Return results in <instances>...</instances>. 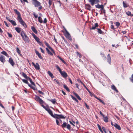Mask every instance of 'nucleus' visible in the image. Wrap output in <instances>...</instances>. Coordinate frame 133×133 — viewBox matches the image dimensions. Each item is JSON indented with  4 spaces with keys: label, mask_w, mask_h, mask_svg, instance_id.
<instances>
[{
    "label": "nucleus",
    "mask_w": 133,
    "mask_h": 133,
    "mask_svg": "<svg viewBox=\"0 0 133 133\" xmlns=\"http://www.w3.org/2000/svg\"><path fill=\"white\" fill-rule=\"evenodd\" d=\"M28 85L29 87H30L31 89L33 90H37V89L36 88V86H33L30 84H28Z\"/></svg>",
    "instance_id": "18"
},
{
    "label": "nucleus",
    "mask_w": 133,
    "mask_h": 133,
    "mask_svg": "<svg viewBox=\"0 0 133 133\" xmlns=\"http://www.w3.org/2000/svg\"><path fill=\"white\" fill-rule=\"evenodd\" d=\"M4 22L5 24V25L6 26H7L8 27H9V25L7 24V23H6V22L5 21H4Z\"/></svg>",
    "instance_id": "56"
},
{
    "label": "nucleus",
    "mask_w": 133,
    "mask_h": 133,
    "mask_svg": "<svg viewBox=\"0 0 133 133\" xmlns=\"http://www.w3.org/2000/svg\"><path fill=\"white\" fill-rule=\"evenodd\" d=\"M31 28L32 31H33L35 34H37V31L34 26H31Z\"/></svg>",
    "instance_id": "20"
},
{
    "label": "nucleus",
    "mask_w": 133,
    "mask_h": 133,
    "mask_svg": "<svg viewBox=\"0 0 133 133\" xmlns=\"http://www.w3.org/2000/svg\"><path fill=\"white\" fill-rule=\"evenodd\" d=\"M15 30L18 33H19L21 31V28H20L16 27L15 28Z\"/></svg>",
    "instance_id": "26"
},
{
    "label": "nucleus",
    "mask_w": 133,
    "mask_h": 133,
    "mask_svg": "<svg viewBox=\"0 0 133 133\" xmlns=\"http://www.w3.org/2000/svg\"><path fill=\"white\" fill-rule=\"evenodd\" d=\"M46 49L48 55L52 56L53 55V54L47 48H46Z\"/></svg>",
    "instance_id": "22"
},
{
    "label": "nucleus",
    "mask_w": 133,
    "mask_h": 133,
    "mask_svg": "<svg viewBox=\"0 0 133 133\" xmlns=\"http://www.w3.org/2000/svg\"><path fill=\"white\" fill-rule=\"evenodd\" d=\"M44 43L45 45L47 46L49 49L50 50L52 48L48 44V43L46 42V41H45L44 42Z\"/></svg>",
    "instance_id": "32"
},
{
    "label": "nucleus",
    "mask_w": 133,
    "mask_h": 133,
    "mask_svg": "<svg viewBox=\"0 0 133 133\" xmlns=\"http://www.w3.org/2000/svg\"><path fill=\"white\" fill-rule=\"evenodd\" d=\"M97 127L98 128L99 130H100L101 129V126H100V125L99 124H97Z\"/></svg>",
    "instance_id": "64"
},
{
    "label": "nucleus",
    "mask_w": 133,
    "mask_h": 133,
    "mask_svg": "<svg viewBox=\"0 0 133 133\" xmlns=\"http://www.w3.org/2000/svg\"><path fill=\"white\" fill-rule=\"evenodd\" d=\"M50 50L52 52V53L54 54L55 55H56V53L54 51V50L52 49V48H51Z\"/></svg>",
    "instance_id": "53"
},
{
    "label": "nucleus",
    "mask_w": 133,
    "mask_h": 133,
    "mask_svg": "<svg viewBox=\"0 0 133 133\" xmlns=\"http://www.w3.org/2000/svg\"><path fill=\"white\" fill-rule=\"evenodd\" d=\"M128 16H130L131 15V12L128 11L125 13Z\"/></svg>",
    "instance_id": "44"
},
{
    "label": "nucleus",
    "mask_w": 133,
    "mask_h": 133,
    "mask_svg": "<svg viewBox=\"0 0 133 133\" xmlns=\"http://www.w3.org/2000/svg\"><path fill=\"white\" fill-rule=\"evenodd\" d=\"M40 49L41 50L42 52L44 54L45 53L44 51L42 48H40Z\"/></svg>",
    "instance_id": "60"
},
{
    "label": "nucleus",
    "mask_w": 133,
    "mask_h": 133,
    "mask_svg": "<svg viewBox=\"0 0 133 133\" xmlns=\"http://www.w3.org/2000/svg\"><path fill=\"white\" fill-rule=\"evenodd\" d=\"M32 3L35 7H38L41 5V3L37 0H32Z\"/></svg>",
    "instance_id": "6"
},
{
    "label": "nucleus",
    "mask_w": 133,
    "mask_h": 133,
    "mask_svg": "<svg viewBox=\"0 0 133 133\" xmlns=\"http://www.w3.org/2000/svg\"><path fill=\"white\" fill-rule=\"evenodd\" d=\"M44 43L45 45L47 46L49 49L50 50L52 48L48 44V43L46 42V41H45L44 42Z\"/></svg>",
    "instance_id": "31"
},
{
    "label": "nucleus",
    "mask_w": 133,
    "mask_h": 133,
    "mask_svg": "<svg viewBox=\"0 0 133 133\" xmlns=\"http://www.w3.org/2000/svg\"><path fill=\"white\" fill-rule=\"evenodd\" d=\"M35 51L36 55L38 56L39 58L40 59H42L43 57L41 56V54L36 50H35Z\"/></svg>",
    "instance_id": "14"
},
{
    "label": "nucleus",
    "mask_w": 133,
    "mask_h": 133,
    "mask_svg": "<svg viewBox=\"0 0 133 133\" xmlns=\"http://www.w3.org/2000/svg\"><path fill=\"white\" fill-rule=\"evenodd\" d=\"M56 68L58 71L61 75L64 78H66L68 76V75L67 73L65 71H62L61 69L58 66L56 65L55 66Z\"/></svg>",
    "instance_id": "4"
},
{
    "label": "nucleus",
    "mask_w": 133,
    "mask_h": 133,
    "mask_svg": "<svg viewBox=\"0 0 133 133\" xmlns=\"http://www.w3.org/2000/svg\"><path fill=\"white\" fill-rule=\"evenodd\" d=\"M20 35L22 39L25 42L27 43L29 42V39L23 31H22L21 32Z\"/></svg>",
    "instance_id": "3"
},
{
    "label": "nucleus",
    "mask_w": 133,
    "mask_h": 133,
    "mask_svg": "<svg viewBox=\"0 0 133 133\" xmlns=\"http://www.w3.org/2000/svg\"><path fill=\"white\" fill-rule=\"evenodd\" d=\"M1 53L6 56H8V55L7 52L4 51H3L1 52Z\"/></svg>",
    "instance_id": "41"
},
{
    "label": "nucleus",
    "mask_w": 133,
    "mask_h": 133,
    "mask_svg": "<svg viewBox=\"0 0 133 133\" xmlns=\"http://www.w3.org/2000/svg\"><path fill=\"white\" fill-rule=\"evenodd\" d=\"M21 80L23 82L27 84L28 85V84H29L26 80L24 79H22Z\"/></svg>",
    "instance_id": "39"
},
{
    "label": "nucleus",
    "mask_w": 133,
    "mask_h": 133,
    "mask_svg": "<svg viewBox=\"0 0 133 133\" xmlns=\"http://www.w3.org/2000/svg\"><path fill=\"white\" fill-rule=\"evenodd\" d=\"M7 34H8V36L9 37L11 38L12 37V35L9 32H8Z\"/></svg>",
    "instance_id": "50"
},
{
    "label": "nucleus",
    "mask_w": 133,
    "mask_h": 133,
    "mask_svg": "<svg viewBox=\"0 0 133 133\" xmlns=\"http://www.w3.org/2000/svg\"><path fill=\"white\" fill-rule=\"evenodd\" d=\"M32 64L36 69L37 70H39V65L38 63H36V64H35L34 62H32Z\"/></svg>",
    "instance_id": "9"
},
{
    "label": "nucleus",
    "mask_w": 133,
    "mask_h": 133,
    "mask_svg": "<svg viewBox=\"0 0 133 133\" xmlns=\"http://www.w3.org/2000/svg\"><path fill=\"white\" fill-rule=\"evenodd\" d=\"M56 123L58 125H59L60 124H59V121L58 120V119H56Z\"/></svg>",
    "instance_id": "51"
},
{
    "label": "nucleus",
    "mask_w": 133,
    "mask_h": 133,
    "mask_svg": "<svg viewBox=\"0 0 133 133\" xmlns=\"http://www.w3.org/2000/svg\"><path fill=\"white\" fill-rule=\"evenodd\" d=\"M94 97L95 98L98 100L100 102L102 103L103 104L105 105V103L101 99L98 98L95 95H94Z\"/></svg>",
    "instance_id": "21"
},
{
    "label": "nucleus",
    "mask_w": 133,
    "mask_h": 133,
    "mask_svg": "<svg viewBox=\"0 0 133 133\" xmlns=\"http://www.w3.org/2000/svg\"><path fill=\"white\" fill-rule=\"evenodd\" d=\"M47 111L49 113V114L51 116L52 115L53 113L52 111L50 109V108L49 109L47 110Z\"/></svg>",
    "instance_id": "30"
},
{
    "label": "nucleus",
    "mask_w": 133,
    "mask_h": 133,
    "mask_svg": "<svg viewBox=\"0 0 133 133\" xmlns=\"http://www.w3.org/2000/svg\"><path fill=\"white\" fill-rule=\"evenodd\" d=\"M76 53L77 55L79 56V58H81L82 57L81 55L78 52H76Z\"/></svg>",
    "instance_id": "55"
},
{
    "label": "nucleus",
    "mask_w": 133,
    "mask_h": 133,
    "mask_svg": "<svg viewBox=\"0 0 133 133\" xmlns=\"http://www.w3.org/2000/svg\"><path fill=\"white\" fill-rule=\"evenodd\" d=\"M38 91L39 92V93L40 94L42 95H43L44 94V93L41 91L38 90Z\"/></svg>",
    "instance_id": "63"
},
{
    "label": "nucleus",
    "mask_w": 133,
    "mask_h": 133,
    "mask_svg": "<svg viewBox=\"0 0 133 133\" xmlns=\"http://www.w3.org/2000/svg\"><path fill=\"white\" fill-rule=\"evenodd\" d=\"M114 126L116 128L119 130H120L121 129V128L120 126L118 125L117 123H115L114 125Z\"/></svg>",
    "instance_id": "16"
},
{
    "label": "nucleus",
    "mask_w": 133,
    "mask_h": 133,
    "mask_svg": "<svg viewBox=\"0 0 133 133\" xmlns=\"http://www.w3.org/2000/svg\"><path fill=\"white\" fill-rule=\"evenodd\" d=\"M53 104H55L56 103L55 99H53L49 100Z\"/></svg>",
    "instance_id": "40"
},
{
    "label": "nucleus",
    "mask_w": 133,
    "mask_h": 133,
    "mask_svg": "<svg viewBox=\"0 0 133 133\" xmlns=\"http://www.w3.org/2000/svg\"><path fill=\"white\" fill-rule=\"evenodd\" d=\"M5 18L8 21L10 22L11 23L12 25H13L14 26H16L17 25L15 21L13 20H10L9 17H6Z\"/></svg>",
    "instance_id": "8"
},
{
    "label": "nucleus",
    "mask_w": 133,
    "mask_h": 133,
    "mask_svg": "<svg viewBox=\"0 0 133 133\" xmlns=\"http://www.w3.org/2000/svg\"><path fill=\"white\" fill-rule=\"evenodd\" d=\"M130 81L132 83H133V74H132L131 76V78H130Z\"/></svg>",
    "instance_id": "52"
},
{
    "label": "nucleus",
    "mask_w": 133,
    "mask_h": 133,
    "mask_svg": "<svg viewBox=\"0 0 133 133\" xmlns=\"http://www.w3.org/2000/svg\"><path fill=\"white\" fill-rule=\"evenodd\" d=\"M114 24L116 25L117 27H118L119 26L120 23L119 22H115Z\"/></svg>",
    "instance_id": "42"
},
{
    "label": "nucleus",
    "mask_w": 133,
    "mask_h": 133,
    "mask_svg": "<svg viewBox=\"0 0 133 133\" xmlns=\"http://www.w3.org/2000/svg\"><path fill=\"white\" fill-rule=\"evenodd\" d=\"M74 94L79 100L80 101L81 100V98L76 93L74 92Z\"/></svg>",
    "instance_id": "28"
},
{
    "label": "nucleus",
    "mask_w": 133,
    "mask_h": 133,
    "mask_svg": "<svg viewBox=\"0 0 133 133\" xmlns=\"http://www.w3.org/2000/svg\"><path fill=\"white\" fill-rule=\"evenodd\" d=\"M69 122L70 124H71L72 125L74 126H75V125L74 124L75 123V122L74 121H72V122L70 121Z\"/></svg>",
    "instance_id": "48"
},
{
    "label": "nucleus",
    "mask_w": 133,
    "mask_h": 133,
    "mask_svg": "<svg viewBox=\"0 0 133 133\" xmlns=\"http://www.w3.org/2000/svg\"><path fill=\"white\" fill-rule=\"evenodd\" d=\"M22 75L25 78H26L27 76L26 74L23 72L22 73Z\"/></svg>",
    "instance_id": "47"
},
{
    "label": "nucleus",
    "mask_w": 133,
    "mask_h": 133,
    "mask_svg": "<svg viewBox=\"0 0 133 133\" xmlns=\"http://www.w3.org/2000/svg\"><path fill=\"white\" fill-rule=\"evenodd\" d=\"M25 111L22 110L21 108L19 109L18 111V114H19V115H23Z\"/></svg>",
    "instance_id": "15"
},
{
    "label": "nucleus",
    "mask_w": 133,
    "mask_h": 133,
    "mask_svg": "<svg viewBox=\"0 0 133 133\" xmlns=\"http://www.w3.org/2000/svg\"><path fill=\"white\" fill-rule=\"evenodd\" d=\"M102 129L103 130V131L104 132H105V133H106V130H105V127H102Z\"/></svg>",
    "instance_id": "62"
},
{
    "label": "nucleus",
    "mask_w": 133,
    "mask_h": 133,
    "mask_svg": "<svg viewBox=\"0 0 133 133\" xmlns=\"http://www.w3.org/2000/svg\"><path fill=\"white\" fill-rule=\"evenodd\" d=\"M14 11L17 15V19L18 21L25 28H27V25L25 22L22 19L20 12L16 9H14Z\"/></svg>",
    "instance_id": "1"
},
{
    "label": "nucleus",
    "mask_w": 133,
    "mask_h": 133,
    "mask_svg": "<svg viewBox=\"0 0 133 133\" xmlns=\"http://www.w3.org/2000/svg\"><path fill=\"white\" fill-rule=\"evenodd\" d=\"M100 54L102 56V57H104V60L106 59V57L105 56V55L103 53L101 52L100 53Z\"/></svg>",
    "instance_id": "46"
},
{
    "label": "nucleus",
    "mask_w": 133,
    "mask_h": 133,
    "mask_svg": "<svg viewBox=\"0 0 133 133\" xmlns=\"http://www.w3.org/2000/svg\"><path fill=\"white\" fill-rule=\"evenodd\" d=\"M64 88L68 92L70 91V90L68 88L67 86L65 85L64 84L63 85Z\"/></svg>",
    "instance_id": "33"
},
{
    "label": "nucleus",
    "mask_w": 133,
    "mask_h": 133,
    "mask_svg": "<svg viewBox=\"0 0 133 133\" xmlns=\"http://www.w3.org/2000/svg\"><path fill=\"white\" fill-rule=\"evenodd\" d=\"M64 30L65 31V32L64 33L65 36L69 40L71 41L72 39L70 34L65 28H64Z\"/></svg>",
    "instance_id": "5"
},
{
    "label": "nucleus",
    "mask_w": 133,
    "mask_h": 133,
    "mask_svg": "<svg viewBox=\"0 0 133 133\" xmlns=\"http://www.w3.org/2000/svg\"><path fill=\"white\" fill-rule=\"evenodd\" d=\"M123 5L124 8H127L129 6V5L126 2L123 1Z\"/></svg>",
    "instance_id": "17"
},
{
    "label": "nucleus",
    "mask_w": 133,
    "mask_h": 133,
    "mask_svg": "<svg viewBox=\"0 0 133 133\" xmlns=\"http://www.w3.org/2000/svg\"><path fill=\"white\" fill-rule=\"evenodd\" d=\"M58 114H54V115L53 114L51 116L56 119H57L58 118Z\"/></svg>",
    "instance_id": "37"
},
{
    "label": "nucleus",
    "mask_w": 133,
    "mask_h": 133,
    "mask_svg": "<svg viewBox=\"0 0 133 133\" xmlns=\"http://www.w3.org/2000/svg\"><path fill=\"white\" fill-rule=\"evenodd\" d=\"M98 25L97 23H96L95 24V26H93L92 27L90 28L91 30H94L96 29V28L98 27Z\"/></svg>",
    "instance_id": "23"
},
{
    "label": "nucleus",
    "mask_w": 133,
    "mask_h": 133,
    "mask_svg": "<svg viewBox=\"0 0 133 133\" xmlns=\"http://www.w3.org/2000/svg\"><path fill=\"white\" fill-rule=\"evenodd\" d=\"M54 81L56 82L58 84H59V82L58 80L55 79L54 80Z\"/></svg>",
    "instance_id": "59"
},
{
    "label": "nucleus",
    "mask_w": 133,
    "mask_h": 133,
    "mask_svg": "<svg viewBox=\"0 0 133 133\" xmlns=\"http://www.w3.org/2000/svg\"><path fill=\"white\" fill-rule=\"evenodd\" d=\"M69 130H70L71 129V126L69 124H68V125H67L66 127Z\"/></svg>",
    "instance_id": "45"
},
{
    "label": "nucleus",
    "mask_w": 133,
    "mask_h": 133,
    "mask_svg": "<svg viewBox=\"0 0 133 133\" xmlns=\"http://www.w3.org/2000/svg\"><path fill=\"white\" fill-rule=\"evenodd\" d=\"M9 62L10 63L12 66H14L15 63L14 62L13 60L10 57L9 60Z\"/></svg>",
    "instance_id": "13"
},
{
    "label": "nucleus",
    "mask_w": 133,
    "mask_h": 133,
    "mask_svg": "<svg viewBox=\"0 0 133 133\" xmlns=\"http://www.w3.org/2000/svg\"><path fill=\"white\" fill-rule=\"evenodd\" d=\"M35 99L36 101L38 102L41 104H43L44 103V101L39 96H35Z\"/></svg>",
    "instance_id": "7"
},
{
    "label": "nucleus",
    "mask_w": 133,
    "mask_h": 133,
    "mask_svg": "<svg viewBox=\"0 0 133 133\" xmlns=\"http://www.w3.org/2000/svg\"><path fill=\"white\" fill-rule=\"evenodd\" d=\"M33 15L36 18H37L38 16V15H36L35 12H34L33 13Z\"/></svg>",
    "instance_id": "57"
},
{
    "label": "nucleus",
    "mask_w": 133,
    "mask_h": 133,
    "mask_svg": "<svg viewBox=\"0 0 133 133\" xmlns=\"http://www.w3.org/2000/svg\"><path fill=\"white\" fill-rule=\"evenodd\" d=\"M48 74H49V76L52 78H53L54 77V76L52 73L50 71H48Z\"/></svg>",
    "instance_id": "24"
},
{
    "label": "nucleus",
    "mask_w": 133,
    "mask_h": 133,
    "mask_svg": "<svg viewBox=\"0 0 133 133\" xmlns=\"http://www.w3.org/2000/svg\"><path fill=\"white\" fill-rule=\"evenodd\" d=\"M58 118L57 119H59L60 118L65 119V117L61 115H58Z\"/></svg>",
    "instance_id": "27"
},
{
    "label": "nucleus",
    "mask_w": 133,
    "mask_h": 133,
    "mask_svg": "<svg viewBox=\"0 0 133 133\" xmlns=\"http://www.w3.org/2000/svg\"><path fill=\"white\" fill-rule=\"evenodd\" d=\"M111 88L112 89L115 91L116 92H118L117 90L116 89L114 85H112L111 86Z\"/></svg>",
    "instance_id": "25"
},
{
    "label": "nucleus",
    "mask_w": 133,
    "mask_h": 133,
    "mask_svg": "<svg viewBox=\"0 0 133 133\" xmlns=\"http://www.w3.org/2000/svg\"><path fill=\"white\" fill-rule=\"evenodd\" d=\"M0 61L3 63L5 62V57L3 55H0Z\"/></svg>",
    "instance_id": "10"
},
{
    "label": "nucleus",
    "mask_w": 133,
    "mask_h": 133,
    "mask_svg": "<svg viewBox=\"0 0 133 133\" xmlns=\"http://www.w3.org/2000/svg\"><path fill=\"white\" fill-rule=\"evenodd\" d=\"M57 57L61 60L62 62H63L64 60L59 56H58Z\"/></svg>",
    "instance_id": "61"
},
{
    "label": "nucleus",
    "mask_w": 133,
    "mask_h": 133,
    "mask_svg": "<svg viewBox=\"0 0 133 133\" xmlns=\"http://www.w3.org/2000/svg\"><path fill=\"white\" fill-rule=\"evenodd\" d=\"M67 125V123L65 122H64L62 125L61 126L63 128H66Z\"/></svg>",
    "instance_id": "35"
},
{
    "label": "nucleus",
    "mask_w": 133,
    "mask_h": 133,
    "mask_svg": "<svg viewBox=\"0 0 133 133\" xmlns=\"http://www.w3.org/2000/svg\"><path fill=\"white\" fill-rule=\"evenodd\" d=\"M84 103L87 109H90V108L89 106L85 102H84Z\"/></svg>",
    "instance_id": "54"
},
{
    "label": "nucleus",
    "mask_w": 133,
    "mask_h": 133,
    "mask_svg": "<svg viewBox=\"0 0 133 133\" xmlns=\"http://www.w3.org/2000/svg\"><path fill=\"white\" fill-rule=\"evenodd\" d=\"M38 22L41 23H43V21L42 19L41 18V17L39 16L38 17Z\"/></svg>",
    "instance_id": "34"
},
{
    "label": "nucleus",
    "mask_w": 133,
    "mask_h": 133,
    "mask_svg": "<svg viewBox=\"0 0 133 133\" xmlns=\"http://www.w3.org/2000/svg\"><path fill=\"white\" fill-rule=\"evenodd\" d=\"M52 0H49V7L52 4Z\"/></svg>",
    "instance_id": "49"
},
{
    "label": "nucleus",
    "mask_w": 133,
    "mask_h": 133,
    "mask_svg": "<svg viewBox=\"0 0 133 133\" xmlns=\"http://www.w3.org/2000/svg\"><path fill=\"white\" fill-rule=\"evenodd\" d=\"M31 35H32L35 40L38 43L40 41L39 38L37 37L34 33H32L31 34Z\"/></svg>",
    "instance_id": "11"
},
{
    "label": "nucleus",
    "mask_w": 133,
    "mask_h": 133,
    "mask_svg": "<svg viewBox=\"0 0 133 133\" xmlns=\"http://www.w3.org/2000/svg\"><path fill=\"white\" fill-rule=\"evenodd\" d=\"M104 118V121L105 122H108V118L107 116L105 117L104 116V117H103Z\"/></svg>",
    "instance_id": "29"
},
{
    "label": "nucleus",
    "mask_w": 133,
    "mask_h": 133,
    "mask_svg": "<svg viewBox=\"0 0 133 133\" xmlns=\"http://www.w3.org/2000/svg\"><path fill=\"white\" fill-rule=\"evenodd\" d=\"M88 1L92 6H93L94 4L96 3L98 4L95 6L98 9H101L100 10L102 12V10L104 8V6L102 5H100L98 4L99 2V0H88Z\"/></svg>",
    "instance_id": "2"
},
{
    "label": "nucleus",
    "mask_w": 133,
    "mask_h": 133,
    "mask_svg": "<svg viewBox=\"0 0 133 133\" xmlns=\"http://www.w3.org/2000/svg\"><path fill=\"white\" fill-rule=\"evenodd\" d=\"M16 52L18 54L20 55H22V54H20L21 51L19 50V49L18 47H17L16 48Z\"/></svg>",
    "instance_id": "38"
},
{
    "label": "nucleus",
    "mask_w": 133,
    "mask_h": 133,
    "mask_svg": "<svg viewBox=\"0 0 133 133\" xmlns=\"http://www.w3.org/2000/svg\"><path fill=\"white\" fill-rule=\"evenodd\" d=\"M85 8L86 9L90 11H91V6L90 4H86Z\"/></svg>",
    "instance_id": "19"
},
{
    "label": "nucleus",
    "mask_w": 133,
    "mask_h": 133,
    "mask_svg": "<svg viewBox=\"0 0 133 133\" xmlns=\"http://www.w3.org/2000/svg\"><path fill=\"white\" fill-rule=\"evenodd\" d=\"M47 22V19L46 18H44V21H43V23H45Z\"/></svg>",
    "instance_id": "58"
},
{
    "label": "nucleus",
    "mask_w": 133,
    "mask_h": 133,
    "mask_svg": "<svg viewBox=\"0 0 133 133\" xmlns=\"http://www.w3.org/2000/svg\"><path fill=\"white\" fill-rule=\"evenodd\" d=\"M97 29L98 31L97 32L101 34L102 33L103 31L100 29L98 28Z\"/></svg>",
    "instance_id": "43"
},
{
    "label": "nucleus",
    "mask_w": 133,
    "mask_h": 133,
    "mask_svg": "<svg viewBox=\"0 0 133 133\" xmlns=\"http://www.w3.org/2000/svg\"><path fill=\"white\" fill-rule=\"evenodd\" d=\"M71 98L73 100L75 101L77 103H78V101L72 95H71Z\"/></svg>",
    "instance_id": "36"
},
{
    "label": "nucleus",
    "mask_w": 133,
    "mask_h": 133,
    "mask_svg": "<svg viewBox=\"0 0 133 133\" xmlns=\"http://www.w3.org/2000/svg\"><path fill=\"white\" fill-rule=\"evenodd\" d=\"M107 59L108 62L110 64H111V59L110 56L109 54H108L107 56Z\"/></svg>",
    "instance_id": "12"
}]
</instances>
